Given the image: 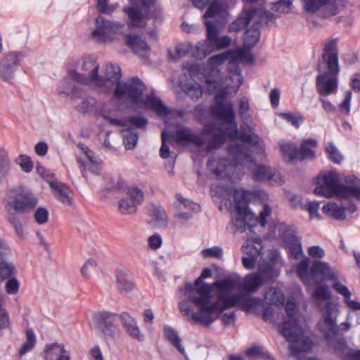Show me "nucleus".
I'll return each instance as SVG.
<instances>
[{
    "label": "nucleus",
    "mask_w": 360,
    "mask_h": 360,
    "mask_svg": "<svg viewBox=\"0 0 360 360\" xmlns=\"http://www.w3.org/2000/svg\"><path fill=\"white\" fill-rule=\"evenodd\" d=\"M240 277L224 278L213 283V287L218 290L217 300L212 301L210 298L207 304L200 305L199 310L192 315L195 323L205 327H209L217 318L214 315L224 311L238 306L240 303V295H230L232 290L237 286Z\"/></svg>",
    "instance_id": "obj_1"
},
{
    "label": "nucleus",
    "mask_w": 360,
    "mask_h": 360,
    "mask_svg": "<svg viewBox=\"0 0 360 360\" xmlns=\"http://www.w3.org/2000/svg\"><path fill=\"white\" fill-rule=\"evenodd\" d=\"M37 203V198L25 186H14L6 191L3 204L8 214L7 220L21 239H24V231L18 214L33 211Z\"/></svg>",
    "instance_id": "obj_2"
},
{
    "label": "nucleus",
    "mask_w": 360,
    "mask_h": 360,
    "mask_svg": "<svg viewBox=\"0 0 360 360\" xmlns=\"http://www.w3.org/2000/svg\"><path fill=\"white\" fill-rule=\"evenodd\" d=\"M321 65H324L327 70L316 77V89L320 96H328L335 94L338 87L340 69L337 39H333L324 45L318 70H321Z\"/></svg>",
    "instance_id": "obj_3"
},
{
    "label": "nucleus",
    "mask_w": 360,
    "mask_h": 360,
    "mask_svg": "<svg viewBox=\"0 0 360 360\" xmlns=\"http://www.w3.org/2000/svg\"><path fill=\"white\" fill-rule=\"evenodd\" d=\"M228 150L240 164L245 160L250 162L248 169L255 181L267 182L270 185L281 184V174L269 166L255 163L248 147L239 143L231 144Z\"/></svg>",
    "instance_id": "obj_4"
},
{
    "label": "nucleus",
    "mask_w": 360,
    "mask_h": 360,
    "mask_svg": "<svg viewBox=\"0 0 360 360\" xmlns=\"http://www.w3.org/2000/svg\"><path fill=\"white\" fill-rule=\"evenodd\" d=\"M206 27V39L200 41L196 44V54L199 58H205L217 50H221L229 47L231 38L229 36L219 35V25L217 20H207L205 22Z\"/></svg>",
    "instance_id": "obj_5"
},
{
    "label": "nucleus",
    "mask_w": 360,
    "mask_h": 360,
    "mask_svg": "<svg viewBox=\"0 0 360 360\" xmlns=\"http://www.w3.org/2000/svg\"><path fill=\"white\" fill-rule=\"evenodd\" d=\"M212 275V270L209 268H205L193 283H187L185 284L184 290L185 296L189 302L198 309L200 305L207 304L210 298H212L213 283L209 284L203 281L204 279L211 277Z\"/></svg>",
    "instance_id": "obj_6"
},
{
    "label": "nucleus",
    "mask_w": 360,
    "mask_h": 360,
    "mask_svg": "<svg viewBox=\"0 0 360 360\" xmlns=\"http://www.w3.org/2000/svg\"><path fill=\"white\" fill-rule=\"evenodd\" d=\"M338 309L332 302H328L321 309L326 328L323 329L325 340L335 353H342L346 349V342L342 338H337L336 312Z\"/></svg>",
    "instance_id": "obj_7"
},
{
    "label": "nucleus",
    "mask_w": 360,
    "mask_h": 360,
    "mask_svg": "<svg viewBox=\"0 0 360 360\" xmlns=\"http://www.w3.org/2000/svg\"><path fill=\"white\" fill-rule=\"evenodd\" d=\"M280 333L289 342L290 354L295 356L302 352H309L312 346L313 342L308 338L300 339L302 328L296 321L291 322H283L278 325Z\"/></svg>",
    "instance_id": "obj_8"
},
{
    "label": "nucleus",
    "mask_w": 360,
    "mask_h": 360,
    "mask_svg": "<svg viewBox=\"0 0 360 360\" xmlns=\"http://www.w3.org/2000/svg\"><path fill=\"white\" fill-rule=\"evenodd\" d=\"M304 11L323 19L335 15L348 2L344 0H301Z\"/></svg>",
    "instance_id": "obj_9"
},
{
    "label": "nucleus",
    "mask_w": 360,
    "mask_h": 360,
    "mask_svg": "<svg viewBox=\"0 0 360 360\" xmlns=\"http://www.w3.org/2000/svg\"><path fill=\"white\" fill-rule=\"evenodd\" d=\"M146 90L143 82L137 77L129 79L125 82H120L115 86L114 98L121 101L126 96L133 105H139L143 101V94Z\"/></svg>",
    "instance_id": "obj_10"
},
{
    "label": "nucleus",
    "mask_w": 360,
    "mask_h": 360,
    "mask_svg": "<svg viewBox=\"0 0 360 360\" xmlns=\"http://www.w3.org/2000/svg\"><path fill=\"white\" fill-rule=\"evenodd\" d=\"M340 183V176L338 173L334 172H321L316 177L314 193L327 198L334 196L338 198Z\"/></svg>",
    "instance_id": "obj_11"
},
{
    "label": "nucleus",
    "mask_w": 360,
    "mask_h": 360,
    "mask_svg": "<svg viewBox=\"0 0 360 360\" xmlns=\"http://www.w3.org/2000/svg\"><path fill=\"white\" fill-rule=\"evenodd\" d=\"M96 27L92 32V36L98 42H108L113 41L115 34H122L124 24L115 21H110L102 16L96 19Z\"/></svg>",
    "instance_id": "obj_12"
},
{
    "label": "nucleus",
    "mask_w": 360,
    "mask_h": 360,
    "mask_svg": "<svg viewBox=\"0 0 360 360\" xmlns=\"http://www.w3.org/2000/svg\"><path fill=\"white\" fill-rule=\"evenodd\" d=\"M25 57L24 51H9L4 54L0 58V79L11 83Z\"/></svg>",
    "instance_id": "obj_13"
},
{
    "label": "nucleus",
    "mask_w": 360,
    "mask_h": 360,
    "mask_svg": "<svg viewBox=\"0 0 360 360\" xmlns=\"http://www.w3.org/2000/svg\"><path fill=\"white\" fill-rule=\"evenodd\" d=\"M236 212V216L233 218L232 223L237 229H243L246 226L252 227L257 224L264 227L266 224V217L270 215L271 209L268 205H265L258 217L255 216L250 210H245L244 213Z\"/></svg>",
    "instance_id": "obj_14"
},
{
    "label": "nucleus",
    "mask_w": 360,
    "mask_h": 360,
    "mask_svg": "<svg viewBox=\"0 0 360 360\" xmlns=\"http://www.w3.org/2000/svg\"><path fill=\"white\" fill-rule=\"evenodd\" d=\"M210 112L215 118L233 126L234 128L236 127L233 104L230 101H224L223 96H215V103L211 106Z\"/></svg>",
    "instance_id": "obj_15"
},
{
    "label": "nucleus",
    "mask_w": 360,
    "mask_h": 360,
    "mask_svg": "<svg viewBox=\"0 0 360 360\" xmlns=\"http://www.w3.org/2000/svg\"><path fill=\"white\" fill-rule=\"evenodd\" d=\"M174 141L179 146L193 145L199 148L202 147L205 143L201 134L194 133L193 129L188 127H182L176 131Z\"/></svg>",
    "instance_id": "obj_16"
},
{
    "label": "nucleus",
    "mask_w": 360,
    "mask_h": 360,
    "mask_svg": "<svg viewBox=\"0 0 360 360\" xmlns=\"http://www.w3.org/2000/svg\"><path fill=\"white\" fill-rule=\"evenodd\" d=\"M350 197L360 200V179L354 175L347 176L345 184L340 183L338 198L347 199Z\"/></svg>",
    "instance_id": "obj_17"
},
{
    "label": "nucleus",
    "mask_w": 360,
    "mask_h": 360,
    "mask_svg": "<svg viewBox=\"0 0 360 360\" xmlns=\"http://www.w3.org/2000/svg\"><path fill=\"white\" fill-rule=\"evenodd\" d=\"M71 99L75 102V109L81 113H86L96 108L97 101L92 96H83V91L74 86L71 92Z\"/></svg>",
    "instance_id": "obj_18"
},
{
    "label": "nucleus",
    "mask_w": 360,
    "mask_h": 360,
    "mask_svg": "<svg viewBox=\"0 0 360 360\" xmlns=\"http://www.w3.org/2000/svg\"><path fill=\"white\" fill-rule=\"evenodd\" d=\"M139 4L136 2L135 4H132V6L129 8H124V11L128 15L129 21L128 22V27L129 28L134 27H144L146 25V18L150 17L157 18L158 15H150L149 11H146L143 13L139 7Z\"/></svg>",
    "instance_id": "obj_19"
},
{
    "label": "nucleus",
    "mask_w": 360,
    "mask_h": 360,
    "mask_svg": "<svg viewBox=\"0 0 360 360\" xmlns=\"http://www.w3.org/2000/svg\"><path fill=\"white\" fill-rule=\"evenodd\" d=\"M122 326L126 333L132 339L139 342H143L145 340V335L141 332L135 318L131 316L128 312L124 311L119 315Z\"/></svg>",
    "instance_id": "obj_20"
},
{
    "label": "nucleus",
    "mask_w": 360,
    "mask_h": 360,
    "mask_svg": "<svg viewBox=\"0 0 360 360\" xmlns=\"http://www.w3.org/2000/svg\"><path fill=\"white\" fill-rule=\"evenodd\" d=\"M266 270L247 274L240 283V288L248 292H255L265 282Z\"/></svg>",
    "instance_id": "obj_21"
},
{
    "label": "nucleus",
    "mask_w": 360,
    "mask_h": 360,
    "mask_svg": "<svg viewBox=\"0 0 360 360\" xmlns=\"http://www.w3.org/2000/svg\"><path fill=\"white\" fill-rule=\"evenodd\" d=\"M115 286L120 292L131 291L135 287L131 272L127 269H117L115 273Z\"/></svg>",
    "instance_id": "obj_22"
},
{
    "label": "nucleus",
    "mask_w": 360,
    "mask_h": 360,
    "mask_svg": "<svg viewBox=\"0 0 360 360\" xmlns=\"http://www.w3.org/2000/svg\"><path fill=\"white\" fill-rule=\"evenodd\" d=\"M84 153L87 158L86 163H81V171L83 176H86V169H88L91 173L98 175L103 168V161L96 156L94 152L87 147L84 148Z\"/></svg>",
    "instance_id": "obj_23"
},
{
    "label": "nucleus",
    "mask_w": 360,
    "mask_h": 360,
    "mask_svg": "<svg viewBox=\"0 0 360 360\" xmlns=\"http://www.w3.org/2000/svg\"><path fill=\"white\" fill-rule=\"evenodd\" d=\"M121 69L119 66L113 64H107L104 76H100L103 80L104 84L97 86L98 87H105L108 89H111L114 85L117 86V84H120Z\"/></svg>",
    "instance_id": "obj_24"
},
{
    "label": "nucleus",
    "mask_w": 360,
    "mask_h": 360,
    "mask_svg": "<svg viewBox=\"0 0 360 360\" xmlns=\"http://www.w3.org/2000/svg\"><path fill=\"white\" fill-rule=\"evenodd\" d=\"M99 65L91 58H87L84 60L82 70L89 77L90 82L95 86H102L104 84L103 80L100 78L98 75Z\"/></svg>",
    "instance_id": "obj_25"
},
{
    "label": "nucleus",
    "mask_w": 360,
    "mask_h": 360,
    "mask_svg": "<svg viewBox=\"0 0 360 360\" xmlns=\"http://www.w3.org/2000/svg\"><path fill=\"white\" fill-rule=\"evenodd\" d=\"M310 273L315 275H321L323 280L334 281L338 280V275L330 266L324 262L314 261L310 268Z\"/></svg>",
    "instance_id": "obj_26"
},
{
    "label": "nucleus",
    "mask_w": 360,
    "mask_h": 360,
    "mask_svg": "<svg viewBox=\"0 0 360 360\" xmlns=\"http://www.w3.org/2000/svg\"><path fill=\"white\" fill-rule=\"evenodd\" d=\"M253 24V15L251 8H244L239 16L228 27L229 32H238Z\"/></svg>",
    "instance_id": "obj_27"
},
{
    "label": "nucleus",
    "mask_w": 360,
    "mask_h": 360,
    "mask_svg": "<svg viewBox=\"0 0 360 360\" xmlns=\"http://www.w3.org/2000/svg\"><path fill=\"white\" fill-rule=\"evenodd\" d=\"M125 42L134 53L141 56H146L150 51L147 43L138 35L127 34Z\"/></svg>",
    "instance_id": "obj_28"
},
{
    "label": "nucleus",
    "mask_w": 360,
    "mask_h": 360,
    "mask_svg": "<svg viewBox=\"0 0 360 360\" xmlns=\"http://www.w3.org/2000/svg\"><path fill=\"white\" fill-rule=\"evenodd\" d=\"M50 186L53 190L54 196L63 204L72 205L73 200L69 195L70 188L66 184L60 182H51Z\"/></svg>",
    "instance_id": "obj_29"
},
{
    "label": "nucleus",
    "mask_w": 360,
    "mask_h": 360,
    "mask_svg": "<svg viewBox=\"0 0 360 360\" xmlns=\"http://www.w3.org/2000/svg\"><path fill=\"white\" fill-rule=\"evenodd\" d=\"M229 165L226 158H218L212 157L207 161L208 167L212 169V173L219 179H224L227 176V167Z\"/></svg>",
    "instance_id": "obj_30"
},
{
    "label": "nucleus",
    "mask_w": 360,
    "mask_h": 360,
    "mask_svg": "<svg viewBox=\"0 0 360 360\" xmlns=\"http://www.w3.org/2000/svg\"><path fill=\"white\" fill-rule=\"evenodd\" d=\"M323 212L328 217L338 221H343L346 219V207L338 205L336 202H328L322 207Z\"/></svg>",
    "instance_id": "obj_31"
},
{
    "label": "nucleus",
    "mask_w": 360,
    "mask_h": 360,
    "mask_svg": "<svg viewBox=\"0 0 360 360\" xmlns=\"http://www.w3.org/2000/svg\"><path fill=\"white\" fill-rule=\"evenodd\" d=\"M142 103L147 108L151 109L159 116L166 115L169 112L161 100L153 94L147 96Z\"/></svg>",
    "instance_id": "obj_32"
},
{
    "label": "nucleus",
    "mask_w": 360,
    "mask_h": 360,
    "mask_svg": "<svg viewBox=\"0 0 360 360\" xmlns=\"http://www.w3.org/2000/svg\"><path fill=\"white\" fill-rule=\"evenodd\" d=\"M163 333L165 338L169 343L173 345L181 354H185L186 351L181 345V339L179 337L177 331L169 326L164 325Z\"/></svg>",
    "instance_id": "obj_33"
},
{
    "label": "nucleus",
    "mask_w": 360,
    "mask_h": 360,
    "mask_svg": "<svg viewBox=\"0 0 360 360\" xmlns=\"http://www.w3.org/2000/svg\"><path fill=\"white\" fill-rule=\"evenodd\" d=\"M224 13V6L217 0H214L210 4L206 12L203 15L205 22L210 19H215L214 22L217 20V24L219 25V18L222 17Z\"/></svg>",
    "instance_id": "obj_34"
},
{
    "label": "nucleus",
    "mask_w": 360,
    "mask_h": 360,
    "mask_svg": "<svg viewBox=\"0 0 360 360\" xmlns=\"http://www.w3.org/2000/svg\"><path fill=\"white\" fill-rule=\"evenodd\" d=\"M260 27L254 23L246 30L244 37L243 44L245 48L251 49L255 46L260 38Z\"/></svg>",
    "instance_id": "obj_35"
},
{
    "label": "nucleus",
    "mask_w": 360,
    "mask_h": 360,
    "mask_svg": "<svg viewBox=\"0 0 360 360\" xmlns=\"http://www.w3.org/2000/svg\"><path fill=\"white\" fill-rule=\"evenodd\" d=\"M250 193L244 190H235L233 193V202L236 211L240 213L245 212V210H250L248 207V198Z\"/></svg>",
    "instance_id": "obj_36"
},
{
    "label": "nucleus",
    "mask_w": 360,
    "mask_h": 360,
    "mask_svg": "<svg viewBox=\"0 0 360 360\" xmlns=\"http://www.w3.org/2000/svg\"><path fill=\"white\" fill-rule=\"evenodd\" d=\"M262 239L259 237L248 239L246 243L242 246V251L245 255L256 257L262 254Z\"/></svg>",
    "instance_id": "obj_37"
},
{
    "label": "nucleus",
    "mask_w": 360,
    "mask_h": 360,
    "mask_svg": "<svg viewBox=\"0 0 360 360\" xmlns=\"http://www.w3.org/2000/svg\"><path fill=\"white\" fill-rule=\"evenodd\" d=\"M251 8L253 15V23L255 25H257L261 27L262 23L268 24L274 21L275 17L271 12L255 7Z\"/></svg>",
    "instance_id": "obj_38"
},
{
    "label": "nucleus",
    "mask_w": 360,
    "mask_h": 360,
    "mask_svg": "<svg viewBox=\"0 0 360 360\" xmlns=\"http://www.w3.org/2000/svg\"><path fill=\"white\" fill-rule=\"evenodd\" d=\"M316 146L317 142L315 139H309L304 140L300 145V149H298L299 160L314 158L315 156L314 150Z\"/></svg>",
    "instance_id": "obj_39"
},
{
    "label": "nucleus",
    "mask_w": 360,
    "mask_h": 360,
    "mask_svg": "<svg viewBox=\"0 0 360 360\" xmlns=\"http://www.w3.org/2000/svg\"><path fill=\"white\" fill-rule=\"evenodd\" d=\"M317 286L314 289L311 297L314 299L316 306L320 308V301L329 300L331 298V293L329 287L326 284L319 285V281H316Z\"/></svg>",
    "instance_id": "obj_40"
},
{
    "label": "nucleus",
    "mask_w": 360,
    "mask_h": 360,
    "mask_svg": "<svg viewBox=\"0 0 360 360\" xmlns=\"http://www.w3.org/2000/svg\"><path fill=\"white\" fill-rule=\"evenodd\" d=\"M210 193L212 198L221 201L231 200V190L226 186L213 184L210 187Z\"/></svg>",
    "instance_id": "obj_41"
},
{
    "label": "nucleus",
    "mask_w": 360,
    "mask_h": 360,
    "mask_svg": "<svg viewBox=\"0 0 360 360\" xmlns=\"http://www.w3.org/2000/svg\"><path fill=\"white\" fill-rule=\"evenodd\" d=\"M264 300L269 304L276 306L283 304L285 298L282 292L275 288H270L264 295Z\"/></svg>",
    "instance_id": "obj_42"
},
{
    "label": "nucleus",
    "mask_w": 360,
    "mask_h": 360,
    "mask_svg": "<svg viewBox=\"0 0 360 360\" xmlns=\"http://www.w3.org/2000/svg\"><path fill=\"white\" fill-rule=\"evenodd\" d=\"M117 317L116 314L109 311H101L95 315V321L97 327L115 325Z\"/></svg>",
    "instance_id": "obj_43"
},
{
    "label": "nucleus",
    "mask_w": 360,
    "mask_h": 360,
    "mask_svg": "<svg viewBox=\"0 0 360 360\" xmlns=\"http://www.w3.org/2000/svg\"><path fill=\"white\" fill-rule=\"evenodd\" d=\"M280 237L286 247L300 240L295 235V232L287 226H283L279 229Z\"/></svg>",
    "instance_id": "obj_44"
},
{
    "label": "nucleus",
    "mask_w": 360,
    "mask_h": 360,
    "mask_svg": "<svg viewBox=\"0 0 360 360\" xmlns=\"http://www.w3.org/2000/svg\"><path fill=\"white\" fill-rule=\"evenodd\" d=\"M16 269L14 265L4 259L0 262V280L5 281L15 277Z\"/></svg>",
    "instance_id": "obj_45"
},
{
    "label": "nucleus",
    "mask_w": 360,
    "mask_h": 360,
    "mask_svg": "<svg viewBox=\"0 0 360 360\" xmlns=\"http://www.w3.org/2000/svg\"><path fill=\"white\" fill-rule=\"evenodd\" d=\"M281 151L283 159L291 162L294 160H299L298 148L291 143L281 145Z\"/></svg>",
    "instance_id": "obj_46"
},
{
    "label": "nucleus",
    "mask_w": 360,
    "mask_h": 360,
    "mask_svg": "<svg viewBox=\"0 0 360 360\" xmlns=\"http://www.w3.org/2000/svg\"><path fill=\"white\" fill-rule=\"evenodd\" d=\"M11 170V161L7 152L0 148V181L6 177Z\"/></svg>",
    "instance_id": "obj_47"
},
{
    "label": "nucleus",
    "mask_w": 360,
    "mask_h": 360,
    "mask_svg": "<svg viewBox=\"0 0 360 360\" xmlns=\"http://www.w3.org/2000/svg\"><path fill=\"white\" fill-rule=\"evenodd\" d=\"M138 205L126 197L120 200L118 202L119 212L122 214H131L137 211Z\"/></svg>",
    "instance_id": "obj_48"
},
{
    "label": "nucleus",
    "mask_w": 360,
    "mask_h": 360,
    "mask_svg": "<svg viewBox=\"0 0 360 360\" xmlns=\"http://www.w3.org/2000/svg\"><path fill=\"white\" fill-rule=\"evenodd\" d=\"M309 259L307 257L304 258L297 266V276L305 285L309 282Z\"/></svg>",
    "instance_id": "obj_49"
},
{
    "label": "nucleus",
    "mask_w": 360,
    "mask_h": 360,
    "mask_svg": "<svg viewBox=\"0 0 360 360\" xmlns=\"http://www.w3.org/2000/svg\"><path fill=\"white\" fill-rule=\"evenodd\" d=\"M65 349L63 345L58 343H53L50 345L46 346V360H53L55 358L60 356L65 352Z\"/></svg>",
    "instance_id": "obj_50"
},
{
    "label": "nucleus",
    "mask_w": 360,
    "mask_h": 360,
    "mask_svg": "<svg viewBox=\"0 0 360 360\" xmlns=\"http://www.w3.org/2000/svg\"><path fill=\"white\" fill-rule=\"evenodd\" d=\"M262 300L258 297H248L242 299L240 296V303L238 305L247 311H254L259 307Z\"/></svg>",
    "instance_id": "obj_51"
},
{
    "label": "nucleus",
    "mask_w": 360,
    "mask_h": 360,
    "mask_svg": "<svg viewBox=\"0 0 360 360\" xmlns=\"http://www.w3.org/2000/svg\"><path fill=\"white\" fill-rule=\"evenodd\" d=\"M36 344V336L32 329H27L26 331V342L19 349V354L24 355L30 351Z\"/></svg>",
    "instance_id": "obj_52"
},
{
    "label": "nucleus",
    "mask_w": 360,
    "mask_h": 360,
    "mask_svg": "<svg viewBox=\"0 0 360 360\" xmlns=\"http://www.w3.org/2000/svg\"><path fill=\"white\" fill-rule=\"evenodd\" d=\"M123 131L125 133L123 135V142L125 148L127 150L133 149L136 145L139 134L131 129H125Z\"/></svg>",
    "instance_id": "obj_53"
},
{
    "label": "nucleus",
    "mask_w": 360,
    "mask_h": 360,
    "mask_svg": "<svg viewBox=\"0 0 360 360\" xmlns=\"http://www.w3.org/2000/svg\"><path fill=\"white\" fill-rule=\"evenodd\" d=\"M183 88L186 94L193 101L198 100L202 95V87L196 82L186 85V86Z\"/></svg>",
    "instance_id": "obj_54"
},
{
    "label": "nucleus",
    "mask_w": 360,
    "mask_h": 360,
    "mask_svg": "<svg viewBox=\"0 0 360 360\" xmlns=\"http://www.w3.org/2000/svg\"><path fill=\"white\" fill-rule=\"evenodd\" d=\"M245 353L248 356H259L261 358L264 359L274 360V358L271 354L269 352H265L264 350V347L259 345H254L247 349Z\"/></svg>",
    "instance_id": "obj_55"
},
{
    "label": "nucleus",
    "mask_w": 360,
    "mask_h": 360,
    "mask_svg": "<svg viewBox=\"0 0 360 360\" xmlns=\"http://www.w3.org/2000/svg\"><path fill=\"white\" fill-rule=\"evenodd\" d=\"M226 136L224 132L214 134L213 136L209 139L206 143V150L211 151L214 148L219 147L226 141Z\"/></svg>",
    "instance_id": "obj_56"
},
{
    "label": "nucleus",
    "mask_w": 360,
    "mask_h": 360,
    "mask_svg": "<svg viewBox=\"0 0 360 360\" xmlns=\"http://www.w3.org/2000/svg\"><path fill=\"white\" fill-rule=\"evenodd\" d=\"M96 7L99 13L111 15L118 7V4H109L108 0H97Z\"/></svg>",
    "instance_id": "obj_57"
},
{
    "label": "nucleus",
    "mask_w": 360,
    "mask_h": 360,
    "mask_svg": "<svg viewBox=\"0 0 360 360\" xmlns=\"http://www.w3.org/2000/svg\"><path fill=\"white\" fill-rule=\"evenodd\" d=\"M233 133L234 135L238 134V139L243 143H250L255 146L259 144V138L253 133H247L243 131H241L238 133L236 127L235 128Z\"/></svg>",
    "instance_id": "obj_58"
},
{
    "label": "nucleus",
    "mask_w": 360,
    "mask_h": 360,
    "mask_svg": "<svg viewBox=\"0 0 360 360\" xmlns=\"http://www.w3.org/2000/svg\"><path fill=\"white\" fill-rule=\"evenodd\" d=\"M292 0H280L271 4V8L281 13H289L292 8Z\"/></svg>",
    "instance_id": "obj_59"
},
{
    "label": "nucleus",
    "mask_w": 360,
    "mask_h": 360,
    "mask_svg": "<svg viewBox=\"0 0 360 360\" xmlns=\"http://www.w3.org/2000/svg\"><path fill=\"white\" fill-rule=\"evenodd\" d=\"M15 162L20 167L21 169L26 172H30L33 169V162L30 157L26 155H20L15 160Z\"/></svg>",
    "instance_id": "obj_60"
},
{
    "label": "nucleus",
    "mask_w": 360,
    "mask_h": 360,
    "mask_svg": "<svg viewBox=\"0 0 360 360\" xmlns=\"http://www.w3.org/2000/svg\"><path fill=\"white\" fill-rule=\"evenodd\" d=\"M127 198L131 200L138 205L143 201L144 195L143 191L136 186L130 187L127 189Z\"/></svg>",
    "instance_id": "obj_61"
},
{
    "label": "nucleus",
    "mask_w": 360,
    "mask_h": 360,
    "mask_svg": "<svg viewBox=\"0 0 360 360\" xmlns=\"http://www.w3.org/2000/svg\"><path fill=\"white\" fill-rule=\"evenodd\" d=\"M230 51L231 56L233 59L238 60H245L248 64L253 63L254 57L252 53L248 51H244L243 49H238Z\"/></svg>",
    "instance_id": "obj_62"
},
{
    "label": "nucleus",
    "mask_w": 360,
    "mask_h": 360,
    "mask_svg": "<svg viewBox=\"0 0 360 360\" xmlns=\"http://www.w3.org/2000/svg\"><path fill=\"white\" fill-rule=\"evenodd\" d=\"M326 151L334 163L339 164L342 160V156L333 143H330L326 146Z\"/></svg>",
    "instance_id": "obj_63"
},
{
    "label": "nucleus",
    "mask_w": 360,
    "mask_h": 360,
    "mask_svg": "<svg viewBox=\"0 0 360 360\" xmlns=\"http://www.w3.org/2000/svg\"><path fill=\"white\" fill-rule=\"evenodd\" d=\"M333 281L334 283L332 286L333 290L344 297L345 302L348 301V300H349L351 297V292L347 287L342 284L339 281L338 278V280H334Z\"/></svg>",
    "instance_id": "obj_64"
}]
</instances>
